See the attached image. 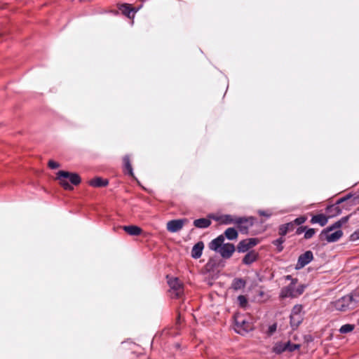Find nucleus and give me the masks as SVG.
Segmentation results:
<instances>
[{"mask_svg": "<svg viewBox=\"0 0 359 359\" xmlns=\"http://www.w3.org/2000/svg\"><path fill=\"white\" fill-rule=\"evenodd\" d=\"M348 219V217H342L332 226L323 230L319 236L320 240L322 241H325L327 243H334L339 241L343 236V232L340 228Z\"/></svg>", "mask_w": 359, "mask_h": 359, "instance_id": "obj_1", "label": "nucleus"}, {"mask_svg": "<svg viewBox=\"0 0 359 359\" xmlns=\"http://www.w3.org/2000/svg\"><path fill=\"white\" fill-rule=\"evenodd\" d=\"M333 309L339 311H347L359 306V292L344 296L332 303Z\"/></svg>", "mask_w": 359, "mask_h": 359, "instance_id": "obj_2", "label": "nucleus"}, {"mask_svg": "<svg viewBox=\"0 0 359 359\" xmlns=\"http://www.w3.org/2000/svg\"><path fill=\"white\" fill-rule=\"evenodd\" d=\"M224 235H219L213 239L208 245L210 250L219 252L224 259H229L235 251V247L231 243L224 244Z\"/></svg>", "mask_w": 359, "mask_h": 359, "instance_id": "obj_3", "label": "nucleus"}, {"mask_svg": "<svg viewBox=\"0 0 359 359\" xmlns=\"http://www.w3.org/2000/svg\"><path fill=\"white\" fill-rule=\"evenodd\" d=\"M56 179L59 181L60 184L65 190H72L73 187L69 184L67 180L75 186L79 185L81 183V177L76 173H72L67 171L60 170L57 173Z\"/></svg>", "mask_w": 359, "mask_h": 359, "instance_id": "obj_4", "label": "nucleus"}, {"mask_svg": "<svg viewBox=\"0 0 359 359\" xmlns=\"http://www.w3.org/2000/svg\"><path fill=\"white\" fill-rule=\"evenodd\" d=\"M297 279H292L290 284L281 290L280 297L282 298H295L301 295L304 291L305 286L304 285H297Z\"/></svg>", "mask_w": 359, "mask_h": 359, "instance_id": "obj_5", "label": "nucleus"}, {"mask_svg": "<svg viewBox=\"0 0 359 359\" xmlns=\"http://www.w3.org/2000/svg\"><path fill=\"white\" fill-rule=\"evenodd\" d=\"M215 219L218 221L220 224H236L238 228H240L241 229H246L245 224L247 223V218L245 217H233L230 215H224L217 217H215Z\"/></svg>", "mask_w": 359, "mask_h": 359, "instance_id": "obj_6", "label": "nucleus"}, {"mask_svg": "<svg viewBox=\"0 0 359 359\" xmlns=\"http://www.w3.org/2000/svg\"><path fill=\"white\" fill-rule=\"evenodd\" d=\"M233 329L236 332L245 336L247 334V317L245 314L237 312L233 316Z\"/></svg>", "mask_w": 359, "mask_h": 359, "instance_id": "obj_7", "label": "nucleus"}, {"mask_svg": "<svg viewBox=\"0 0 359 359\" xmlns=\"http://www.w3.org/2000/svg\"><path fill=\"white\" fill-rule=\"evenodd\" d=\"M168 283L170 287L169 292L172 298H180L183 295L184 286L177 278L170 279Z\"/></svg>", "mask_w": 359, "mask_h": 359, "instance_id": "obj_8", "label": "nucleus"}, {"mask_svg": "<svg viewBox=\"0 0 359 359\" xmlns=\"http://www.w3.org/2000/svg\"><path fill=\"white\" fill-rule=\"evenodd\" d=\"M303 320L302 306L295 305L291 312L290 324L293 328H297Z\"/></svg>", "mask_w": 359, "mask_h": 359, "instance_id": "obj_9", "label": "nucleus"}, {"mask_svg": "<svg viewBox=\"0 0 359 359\" xmlns=\"http://www.w3.org/2000/svg\"><path fill=\"white\" fill-rule=\"evenodd\" d=\"M187 222V219L170 220L167 223V230L171 233L177 232L183 228Z\"/></svg>", "mask_w": 359, "mask_h": 359, "instance_id": "obj_10", "label": "nucleus"}, {"mask_svg": "<svg viewBox=\"0 0 359 359\" xmlns=\"http://www.w3.org/2000/svg\"><path fill=\"white\" fill-rule=\"evenodd\" d=\"M313 258V253L309 250L301 255L298 259L297 268L301 269L308 264Z\"/></svg>", "mask_w": 359, "mask_h": 359, "instance_id": "obj_11", "label": "nucleus"}, {"mask_svg": "<svg viewBox=\"0 0 359 359\" xmlns=\"http://www.w3.org/2000/svg\"><path fill=\"white\" fill-rule=\"evenodd\" d=\"M204 244L202 241L198 242L194 245L191 250V257L194 259H198L201 257Z\"/></svg>", "mask_w": 359, "mask_h": 359, "instance_id": "obj_12", "label": "nucleus"}, {"mask_svg": "<svg viewBox=\"0 0 359 359\" xmlns=\"http://www.w3.org/2000/svg\"><path fill=\"white\" fill-rule=\"evenodd\" d=\"M122 229L130 236H139L142 233V229L135 225L123 226Z\"/></svg>", "mask_w": 359, "mask_h": 359, "instance_id": "obj_13", "label": "nucleus"}, {"mask_svg": "<svg viewBox=\"0 0 359 359\" xmlns=\"http://www.w3.org/2000/svg\"><path fill=\"white\" fill-rule=\"evenodd\" d=\"M194 225L196 228L205 229L211 225V221L208 218H200L194 221Z\"/></svg>", "mask_w": 359, "mask_h": 359, "instance_id": "obj_14", "label": "nucleus"}, {"mask_svg": "<svg viewBox=\"0 0 359 359\" xmlns=\"http://www.w3.org/2000/svg\"><path fill=\"white\" fill-rule=\"evenodd\" d=\"M90 185L94 187H103L108 184L107 180H103L101 177H95L92 179L90 182Z\"/></svg>", "mask_w": 359, "mask_h": 359, "instance_id": "obj_15", "label": "nucleus"}, {"mask_svg": "<svg viewBox=\"0 0 359 359\" xmlns=\"http://www.w3.org/2000/svg\"><path fill=\"white\" fill-rule=\"evenodd\" d=\"M327 221L328 218L323 214L313 216L311 220L312 223H318L321 226H324L327 223Z\"/></svg>", "mask_w": 359, "mask_h": 359, "instance_id": "obj_16", "label": "nucleus"}, {"mask_svg": "<svg viewBox=\"0 0 359 359\" xmlns=\"http://www.w3.org/2000/svg\"><path fill=\"white\" fill-rule=\"evenodd\" d=\"M289 346H290V341L279 342V343H277L274 346L273 351L276 353H282L283 351H287V348H288Z\"/></svg>", "mask_w": 359, "mask_h": 359, "instance_id": "obj_17", "label": "nucleus"}, {"mask_svg": "<svg viewBox=\"0 0 359 359\" xmlns=\"http://www.w3.org/2000/svg\"><path fill=\"white\" fill-rule=\"evenodd\" d=\"M118 8L123 15L128 18H130V14L133 13L134 11V8L128 4H121Z\"/></svg>", "mask_w": 359, "mask_h": 359, "instance_id": "obj_18", "label": "nucleus"}, {"mask_svg": "<svg viewBox=\"0 0 359 359\" xmlns=\"http://www.w3.org/2000/svg\"><path fill=\"white\" fill-rule=\"evenodd\" d=\"M224 237L229 240H234L238 237V232L234 228H228L224 233Z\"/></svg>", "mask_w": 359, "mask_h": 359, "instance_id": "obj_19", "label": "nucleus"}, {"mask_svg": "<svg viewBox=\"0 0 359 359\" xmlns=\"http://www.w3.org/2000/svg\"><path fill=\"white\" fill-rule=\"evenodd\" d=\"M245 285V280L242 278H235L231 284V287L234 290H238L243 288Z\"/></svg>", "mask_w": 359, "mask_h": 359, "instance_id": "obj_20", "label": "nucleus"}, {"mask_svg": "<svg viewBox=\"0 0 359 359\" xmlns=\"http://www.w3.org/2000/svg\"><path fill=\"white\" fill-rule=\"evenodd\" d=\"M123 163H124V168L127 170L128 173L130 176H133V171L132 165L130 163V157L128 156H125L123 158Z\"/></svg>", "mask_w": 359, "mask_h": 359, "instance_id": "obj_21", "label": "nucleus"}, {"mask_svg": "<svg viewBox=\"0 0 359 359\" xmlns=\"http://www.w3.org/2000/svg\"><path fill=\"white\" fill-rule=\"evenodd\" d=\"M294 228L293 223H287L285 225H282L279 229V233L281 236L285 235L289 231L292 230Z\"/></svg>", "mask_w": 359, "mask_h": 359, "instance_id": "obj_22", "label": "nucleus"}, {"mask_svg": "<svg viewBox=\"0 0 359 359\" xmlns=\"http://www.w3.org/2000/svg\"><path fill=\"white\" fill-rule=\"evenodd\" d=\"M354 329V325L351 324H346L341 327L339 331L341 333H348Z\"/></svg>", "mask_w": 359, "mask_h": 359, "instance_id": "obj_23", "label": "nucleus"}, {"mask_svg": "<svg viewBox=\"0 0 359 359\" xmlns=\"http://www.w3.org/2000/svg\"><path fill=\"white\" fill-rule=\"evenodd\" d=\"M238 251L241 252H245L247 251V241L246 240H243L240 242L238 245Z\"/></svg>", "mask_w": 359, "mask_h": 359, "instance_id": "obj_24", "label": "nucleus"}, {"mask_svg": "<svg viewBox=\"0 0 359 359\" xmlns=\"http://www.w3.org/2000/svg\"><path fill=\"white\" fill-rule=\"evenodd\" d=\"M257 258V253L255 250H248V264L255 262Z\"/></svg>", "mask_w": 359, "mask_h": 359, "instance_id": "obj_25", "label": "nucleus"}, {"mask_svg": "<svg viewBox=\"0 0 359 359\" xmlns=\"http://www.w3.org/2000/svg\"><path fill=\"white\" fill-rule=\"evenodd\" d=\"M239 304L242 308H245L247 306V297L244 295H240L238 297Z\"/></svg>", "mask_w": 359, "mask_h": 359, "instance_id": "obj_26", "label": "nucleus"}, {"mask_svg": "<svg viewBox=\"0 0 359 359\" xmlns=\"http://www.w3.org/2000/svg\"><path fill=\"white\" fill-rule=\"evenodd\" d=\"M315 233L316 231L314 229H309L304 234V238L306 239L311 238L315 234Z\"/></svg>", "mask_w": 359, "mask_h": 359, "instance_id": "obj_27", "label": "nucleus"}, {"mask_svg": "<svg viewBox=\"0 0 359 359\" xmlns=\"http://www.w3.org/2000/svg\"><path fill=\"white\" fill-rule=\"evenodd\" d=\"M48 165L51 169H56L60 167V164L57 162L54 161L53 160H50L48 161Z\"/></svg>", "mask_w": 359, "mask_h": 359, "instance_id": "obj_28", "label": "nucleus"}, {"mask_svg": "<svg viewBox=\"0 0 359 359\" xmlns=\"http://www.w3.org/2000/svg\"><path fill=\"white\" fill-rule=\"evenodd\" d=\"M350 239L352 241L359 240V229L354 231L350 236Z\"/></svg>", "mask_w": 359, "mask_h": 359, "instance_id": "obj_29", "label": "nucleus"}, {"mask_svg": "<svg viewBox=\"0 0 359 359\" xmlns=\"http://www.w3.org/2000/svg\"><path fill=\"white\" fill-rule=\"evenodd\" d=\"M259 243L257 238H248V249L256 245Z\"/></svg>", "mask_w": 359, "mask_h": 359, "instance_id": "obj_30", "label": "nucleus"}, {"mask_svg": "<svg viewBox=\"0 0 359 359\" xmlns=\"http://www.w3.org/2000/svg\"><path fill=\"white\" fill-rule=\"evenodd\" d=\"M284 242V239L283 238H280L277 240H276L273 243L275 245H276L277 246H278V250L280 251L282 250L283 248L280 246L281 244Z\"/></svg>", "mask_w": 359, "mask_h": 359, "instance_id": "obj_31", "label": "nucleus"}, {"mask_svg": "<svg viewBox=\"0 0 359 359\" xmlns=\"http://www.w3.org/2000/svg\"><path fill=\"white\" fill-rule=\"evenodd\" d=\"M306 218L305 217H299L298 218H297L294 222L296 224H303L305 221H306Z\"/></svg>", "mask_w": 359, "mask_h": 359, "instance_id": "obj_32", "label": "nucleus"}, {"mask_svg": "<svg viewBox=\"0 0 359 359\" xmlns=\"http://www.w3.org/2000/svg\"><path fill=\"white\" fill-rule=\"evenodd\" d=\"M299 348V344H292L290 343V346H289V347L287 348V351H293L295 349H297Z\"/></svg>", "mask_w": 359, "mask_h": 359, "instance_id": "obj_33", "label": "nucleus"}, {"mask_svg": "<svg viewBox=\"0 0 359 359\" xmlns=\"http://www.w3.org/2000/svg\"><path fill=\"white\" fill-rule=\"evenodd\" d=\"M264 293L263 291H259V297H255V300L257 302H262L264 301Z\"/></svg>", "mask_w": 359, "mask_h": 359, "instance_id": "obj_34", "label": "nucleus"}, {"mask_svg": "<svg viewBox=\"0 0 359 359\" xmlns=\"http://www.w3.org/2000/svg\"><path fill=\"white\" fill-rule=\"evenodd\" d=\"M276 330V325H272V326H271L269 327V332H270L271 334L273 333V332H275Z\"/></svg>", "mask_w": 359, "mask_h": 359, "instance_id": "obj_35", "label": "nucleus"}, {"mask_svg": "<svg viewBox=\"0 0 359 359\" xmlns=\"http://www.w3.org/2000/svg\"><path fill=\"white\" fill-rule=\"evenodd\" d=\"M306 227H300L297 229V233H301L305 230Z\"/></svg>", "mask_w": 359, "mask_h": 359, "instance_id": "obj_36", "label": "nucleus"}, {"mask_svg": "<svg viewBox=\"0 0 359 359\" xmlns=\"http://www.w3.org/2000/svg\"><path fill=\"white\" fill-rule=\"evenodd\" d=\"M242 262H243V264H247V262H248V259H247V255H245L243 257V259H242Z\"/></svg>", "mask_w": 359, "mask_h": 359, "instance_id": "obj_37", "label": "nucleus"}, {"mask_svg": "<svg viewBox=\"0 0 359 359\" xmlns=\"http://www.w3.org/2000/svg\"><path fill=\"white\" fill-rule=\"evenodd\" d=\"M181 320V314L178 313L177 318V323H180Z\"/></svg>", "mask_w": 359, "mask_h": 359, "instance_id": "obj_38", "label": "nucleus"}, {"mask_svg": "<svg viewBox=\"0 0 359 359\" xmlns=\"http://www.w3.org/2000/svg\"><path fill=\"white\" fill-rule=\"evenodd\" d=\"M259 213H260L261 215H264V216H266V217H269L270 216V214L266 213L264 212H259Z\"/></svg>", "mask_w": 359, "mask_h": 359, "instance_id": "obj_39", "label": "nucleus"}, {"mask_svg": "<svg viewBox=\"0 0 359 359\" xmlns=\"http://www.w3.org/2000/svg\"><path fill=\"white\" fill-rule=\"evenodd\" d=\"M346 199V198H343L340 200V202L344 201Z\"/></svg>", "mask_w": 359, "mask_h": 359, "instance_id": "obj_40", "label": "nucleus"}, {"mask_svg": "<svg viewBox=\"0 0 359 359\" xmlns=\"http://www.w3.org/2000/svg\"><path fill=\"white\" fill-rule=\"evenodd\" d=\"M287 279H290V278H291V276H287Z\"/></svg>", "mask_w": 359, "mask_h": 359, "instance_id": "obj_41", "label": "nucleus"}, {"mask_svg": "<svg viewBox=\"0 0 359 359\" xmlns=\"http://www.w3.org/2000/svg\"><path fill=\"white\" fill-rule=\"evenodd\" d=\"M210 262H208V263L207 264V266H210Z\"/></svg>", "mask_w": 359, "mask_h": 359, "instance_id": "obj_42", "label": "nucleus"}, {"mask_svg": "<svg viewBox=\"0 0 359 359\" xmlns=\"http://www.w3.org/2000/svg\"><path fill=\"white\" fill-rule=\"evenodd\" d=\"M2 34H3V33H2V32H0V36H1Z\"/></svg>", "mask_w": 359, "mask_h": 359, "instance_id": "obj_43", "label": "nucleus"}]
</instances>
